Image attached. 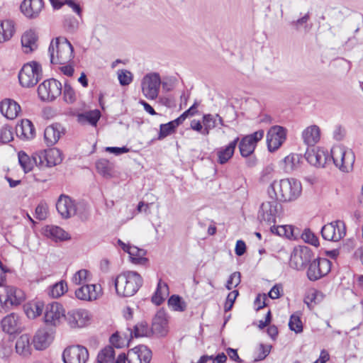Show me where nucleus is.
<instances>
[{
	"instance_id": "nucleus-1",
	"label": "nucleus",
	"mask_w": 363,
	"mask_h": 363,
	"mask_svg": "<svg viewBox=\"0 0 363 363\" xmlns=\"http://www.w3.org/2000/svg\"><path fill=\"white\" fill-rule=\"evenodd\" d=\"M300 182L294 179H285L274 181L268 189L269 195L279 201L286 202L296 200L301 193Z\"/></svg>"
},
{
	"instance_id": "nucleus-2",
	"label": "nucleus",
	"mask_w": 363,
	"mask_h": 363,
	"mask_svg": "<svg viewBox=\"0 0 363 363\" xmlns=\"http://www.w3.org/2000/svg\"><path fill=\"white\" fill-rule=\"evenodd\" d=\"M143 283V277L135 271L124 272L113 281L117 294L122 297H130L135 294Z\"/></svg>"
},
{
	"instance_id": "nucleus-3",
	"label": "nucleus",
	"mask_w": 363,
	"mask_h": 363,
	"mask_svg": "<svg viewBox=\"0 0 363 363\" xmlns=\"http://www.w3.org/2000/svg\"><path fill=\"white\" fill-rule=\"evenodd\" d=\"M73 47L65 38L53 39L48 48V53L52 64L66 65L74 57Z\"/></svg>"
},
{
	"instance_id": "nucleus-4",
	"label": "nucleus",
	"mask_w": 363,
	"mask_h": 363,
	"mask_svg": "<svg viewBox=\"0 0 363 363\" xmlns=\"http://www.w3.org/2000/svg\"><path fill=\"white\" fill-rule=\"evenodd\" d=\"M331 159L340 170L349 172L353 168L355 155L351 149L346 148L342 145H336L333 147L330 150Z\"/></svg>"
},
{
	"instance_id": "nucleus-5",
	"label": "nucleus",
	"mask_w": 363,
	"mask_h": 363,
	"mask_svg": "<svg viewBox=\"0 0 363 363\" xmlns=\"http://www.w3.org/2000/svg\"><path fill=\"white\" fill-rule=\"evenodd\" d=\"M43 70L40 64L31 61L23 65L18 73V80L23 87L35 86L42 79Z\"/></svg>"
},
{
	"instance_id": "nucleus-6",
	"label": "nucleus",
	"mask_w": 363,
	"mask_h": 363,
	"mask_svg": "<svg viewBox=\"0 0 363 363\" xmlns=\"http://www.w3.org/2000/svg\"><path fill=\"white\" fill-rule=\"evenodd\" d=\"M270 200L262 203L257 213V218L260 222L267 224L276 223V218L281 209V206L272 194L269 195Z\"/></svg>"
},
{
	"instance_id": "nucleus-7",
	"label": "nucleus",
	"mask_w": 363,
	"mask_h": 363,
	"mask_svg": "<svg viewBox=\"0 0 363 363\" xmlns=\"http://www.w3.org/2000/svg\"><path fill=\"white\" fill-rule=\"evenodd\" d=\"M331 264V262L326 258L311 260L306 272L307 278L311 281L321 279L330 272Z\"/></svg>"
},
{
	"instance_id": "nucleus-8",
	"label": "nucleus",
	"mask_w": 363,
	"mask_h": 363,
	"mask_svg": "<svg viewBox=\"0 0 363 363\" xmlns=\"http://www.w3.org/2000/svg\"><path fill=\"white\" fill-rule=\"evenodd\" d=\"M38 94L43 101H54L62 94V84L55 79L45 80L38 86Z\"/></svg>"
},
{
	"instance_id": "nucleus-9",
	"label": "nucleus",
	"mask_w": 363,
	"mask_h": 363,
	"mask_svg": "<svg viewBox=\"0 0 363 363\" xmlns=\"http://www.w3.org/2000/svg\"><path fill=\"white\" fill-rule=\"evenodd\" d=\"M161 79L158 73L154 72L146 74L141 83L142 91L148 99H155L160 91Z\"/></svg>"
},
{
	"instance_id": "nucleus-10",
	"label": "nucleus",
	"mask_w": 363,
	"mask_h": 363,
	"mask_svg": "<svg viewBox=\"0 0 363 363\" xmlns=\"http://www.w3.org/2000/svg\"><path fill=\"white\" fill-rule=\"evenodd\" d=\"M264 136V130H259L252 134L244 136L240 140H239V150L240 155L244 157H247L252 155L257 143L262 139Z\"/></svg>"
},
{
	"instance_id": "nucleus-11",
	"label": "nucleus",
	"mask_w": 363,
	"mask_h": 363,
	"mask_svg": "<svg viewBox=\"0 0 363 363\" xmlns=\"http://www.w3.org/2000/svg\"><path fill=\"white\" fill-rule=\"evenodd\" d=\"M62 359L65 363H86L89 359V352L84 346L72 345L65 349Z\"/></svg>"
},
{
	"instance_id": "nucleus-12",
	"label": "nucleus",
	"mask_w": 363,
	"mask_h": 363,
	"mask_svg": "<svg viewBox=\"0 0 363 363\" xmlns=\"http://www.w3.org/2000/svg\"><path fill=\"white\" fill-rule=\"evenodd\" d=\"M345 226L342 221L337 220L325 225L321 230L322 237L329 241L337 242L345 235Z\"/></svg>"
},
{
	"instance_id": "nucleus-13",
	"label": "nucleus",
	"mask_w": 363,
	"mask_h": 363,
	"mask_svg": "<svg viewBox=\"0 0 363 363\" xmlns=\"http://www.w3.org/2000/svg\"><path fill=\"white\" fill-rule=\"evenodd\" d=\"M311 258L312 253L308 247L295 248L291 255L289 265L294 269L302 270L309 264Z\"/></svg>"
},
{
	"instance_id": "nucleus-14",
	"label": "nucleus",
	"mask_w": 363,
	"mask_h": 363,
	"mask_svg": "<svg viewBox=\"0 0 363 363\" xmlns=\"http://www.w3.org/2000/svg\"><path fill=\"white\" fill-rule=\"evenodd\" d=\"M65 316L64 308L59 303L53 302L46 306L44 320L47 325L56 326Z\"/></svg>"
},
{
	"instance_id": "nucleus-15",
	"label": "nucleus",
	"mask_w": 363,
	"mask_h": 363,
	"mask_svg": "<svg viewBox=\"0 0 363 363\" xmlns=\"http://www.w3.org/2000/svg\"><path fill=\"white\" fill-rule=\"evenodd\" d=\"M40 167H52L60 164L62 161V152L57 148H50L38 152Z\"/></svg>"
},
{
	"instance_id": "nucleus-16",
	"label": "nucleus",
	"mask_w": 363,
	"mask_h": 363,
	"mask_svg": "<svg viewBox=\"0 0 363 363\" xmlns=\"http://www.w3.org/2000/svg\"><path fill=\"white\" fill-rule=\"evenodd\" d=\"M3 294L4 306H7L9 310L11 306L21 305L26 299L24 292L14 286H5Z\"/></svg>"
},
{
	"instance_id": "nucleus-17",
	"label": "nucleus",
	"mask_w": 363,
	"mask_h": 363,
	"mask_svg": "<svg viewBox=\"0 0 363 363\" xmlns=\"http://www.w3.org/2000/svg\"><path fill=\"white\" fill-rule=\"evenodd\" d=\"M286 140V129L279 125L272 127L267 135V147L270 152L277 150Z\"/></svg>"
},
{
	"instance_id": "nucleus-18",
	"label": "nucleus",
	"mask_w": 363,
	"mask_h": 363,
	"mask_svg": "<svg viewBox=\"0 0 363 363\" xmlns=\"http://www.w3.org/2000/svg\"><path fill=\"white\" fill-rule=\"evenodd\" d=\"M65 319L72 328H82L89 320V313L85 309L71 310L65 315Z\"/></svg>"
},
{
	"instance_id": "nucleus-19",
	"label": "nucleus",
	"mask_w": 363,
	"mask_h": 363,
	"mask_svg": "<svg viewBox=\"0 0 363 363\" xmlns=\"http://www.w3.org/2000/svg\"><path fill=\"white\" fill-rule=\"evenodd\" d=\"M305 158L311 164L318 167H324L328 161H330V155L321 150H315L314 147H308L305 152Z\"/></svg>"
},
{
	"instance_id": "nucleus-20",
	"label": "nucleus",
	"mask_w": 363,
	"mask_h": 363,
	"mask_svg": "<svg viewBox=\"0 0 363 363\" xmlns=\"http://www.w3.org/2000/svg\"><path fill=\"white\" fill-rule=\"evenodd\" d=\"M43 7V0H23L20 6L22 13L30 19L38 18Z\"/></svg>"
},
{
	"instance_id": "nucleus-21",
	"label": "nucleus",
	"mask_w": 363,
	"mask_h": 363,
	"mask_svg": "<svg viewBox=\"0 0 363 363\" xmlns=\"http://www.w3.org/2000/svg\"><path fill=\"white\" fill-rule=\"evenodd\" d=\"M56 208L64 218H70L76 213V207L73 201L70 197L64 194L59 197L56 203Z\"/></svg>"
},
{
	"instance_id": "nucleus-22",
	"label": "nucleus",
	"mask_w": 363,
	"mask_h": 363,
	"mask_svg": "<svg viewBox=\"0 0 363 363\" xmlns=\"http://www.w3.org/2000/svg\"><path fill=\"white\" fill-rule=\"evenodd\" d=\"M100 292V286L98 287L95 284H84L75 291V296L79 300L91 301L99 298Z\"/></svg>"
},
{
	"instance_id": "nucleus-23",
	"label": "nucleus",
	"mask_w": 363,
	"mask_h": 363,
	"mask_svg": "<svg viewBox=\"0 0 363 363\" xmlns=\"http://www.w3.org/2000/svg\"><path fill=\"white\" fill-rule=\"evenodd\" d=\"M65 128L60 123H53L48 126L44 131V140L48 146H52L65 134Z\"/></svg>"
},
{
	"instance_id": "nucleus-24",
	"label": "nucleus",
	"mask_w": 363,
	"mask_h": 363,
	"mask_svg": "<svg viewBox=\"0 0 363 363\" xmlns=\"http://www.w3.org/2000/svg\"><path fill=\"white\" fill-rule=\"evenodd\" d=\"M151 331L158 336H165L168 332V323L164 311H158L152 319Z\"/></svg>"
},
{
	"instance_id": "nucleus-25",
	"label": "nucleus",
	"mask_w": 363,
	"mask_h": 363,
	"mask_svg": "<svg viewBox=\"0 0 363 363\" xmlns=\"http://www.w3.org/2000/svg\"><path fill=\"white\" fill-rule=\"evenodd\" d=\"M1 326L4 332L13 334L21 330V323L17 313H11L5 316L1 321Z\"/></svg>"
},
{
	"instance_id": "nucleus-26",
	"label": "nucleus",
	"mask_w": 363,
	"mask_h": 363,
	"mask_svg": "<svg viewBox=\"0 0 363 363\" xmlns=\"http://www.w3.org/2000/svg\"><path fill=\"white\" fill-rule=\"evenodd\" d=\"M238 142L239 137H237L228 145L217 149L216 155L218 163L220 164H226L233 157Z\"/></svg>"
},
{
	"instance_id": "nucleus-27",
	"label": "nucleus",
	"mask_w": 363,
	"mask_h": 363,
	"mask_svg": "<svg viewBox=\"0 0 363 363\" xmlns=\"http://www.w3.org/2000/svg\"><path fill=\"white\" fill-rule=\"evenodd\" d=\"M0 111L6 118H16L21 111L20 105L13 99H5L0 103Z\"/></svg>"
},
{
	"instance_id": "nucleus-28",
	"label": "nucleus",
	"mask_w": 363,
	"mask_h": 363,
	"mask_svg": "<svg viewBox=\"0 0 363 363\" xmlns=\"http://www.w3.org/2000/svg\"><path fill=\"white\" fill-rule=\"evenodd\" d=\"M17 136L25 140L33 139L35 137V128L28 119H23L16 126Z\"/></svg>"
},
{
	"instance_id": "nucleus-29",
	"label": "nucleus",
	"mask_w": 363,
	"mask_h": 363,
	"mask_svg": "<svg viewBox=\"0 0 363 363\" xmlns=\"http://www.w3.org/2000/svg\"><path fill=\"white\" fill-rule=\"evenodd\" d=\"M320 128L313 125L306 128L302 133V138L305 144L313 147L320 140Z\"/></svg>"
},
{
	"instance_id": "nucleus-30",
	"label": "nucleus",
	"mask_w": 363,
	"mask_h": 363,
	"mask_svg": "<svg viewBox=\"0 0 363 363\" xmlns=\"http://www.w3.org/2000/svg\"><path fill=\"white\" fill-rule=\"evenodd\" d=\"M38 154L35 152L30 157L25 152L20 151L18 154V162L25 173L30 172L34 165L39 166Z\"/></svg>"
},
{
	"instance_id": "nucleus-31",
	"label": "nucleus",
	"mask_w": 363,
	"mask_h": 363,
	"mask_svg": "<svg viewBox=\"0 0 363 363\" xmlns=\"http://www.w3.org/2000/svg\"><path fill=\"white\" fill-rule=\"evenodd\" d=\"M38 35L33 30L26 31L21 37V44L25 48V52H31L38 48Z\"/></svg>"
},
{
	"instance_id": "nucleus-32",
	"label": "nucleus",
	"mask_w": 363,
	"mask_h": 363,
	"mask_svg": "<svg viewBox=\"0 0 363 363\" xmlns=\"http://www.w3.org/2000/svg\"><path fill=\"white\" fill-rule=\"evenodd\" d=\"M44 234L47 238L55 242L64 241L70 238L68 236V233L62 228L55 225H48L45 228Z\"/></svg>"
},
{
	"instance_id": "nucleus-33",
	"label": "nucleus",
	"mask_w": 363,
	"mask_h": 363,
	"mask_svg": "<svg viewBox=\"0 0 363 363\" xmlns=\"http://www.w3.org/2000/svg\"><path fill=\"white\" fill-rule=\"evenodd\" d=\"M50 342L49 333L45 329L38 330L33 337V345L38 350H42L48 347Z\"/></svg>"
},
{
	"instance_id": "nucleus-34",
	"label": "nucleus",
	"mask_w": 363,
	"mask_h": 363,
	"mask_svg": "<svg viewBox=\"0 0 363 363\" xmlns=\"http://www.w3.org/2000/svg\"><path fill=\"white\" fill-rule=\"evenodd\" d=\"M97 172L106 179L113 176L114 164L106 159H100L96 162Z\"/></svg>"
},
{
	"instance_id": "nucleus-35",
	"label": "nucleus",
	"mask_w": 363,
	"mask_h": 363,
	"mask_svg": "<svg viewBox=\"0 0 363 363\" xmlns=\"http://www.w3.org/2000/svg\"><path fill=\"white\" fill-rule=\"evenodd\" d=\"M16 350L18 354L23 357H28L31 353L30 337L28 335H21L16 342Z\"/></svg>"
},
{
	"instance_id": "nucleus-36",
	"label": "nucleus",
	"mask_w": 363,
	"mask_h": 363,
	"mask_svg": "<svg viewBox=\"0 0 363 363\" xmlns=\"http://www.w3.org/2000/svg\"><path fill=\"white\" fill-rule=\"evenodd\" d=\"M14 31V23L12 21L6 20L0 22V43L9 40Z\"/></svg>"
},
{
	"instance_id": "nucleus-37",
	"label": "nucleus",
	"mask_w": 363,
	"mask_h": 363,
	"mask_svg": "<svg viewBox=\"0 0 363 363\" xmlns=\"http://www.w3.org/2000/svg\"><path fill=\"white\" fill-rule=\"evenodd\" d=\"M169 295V286L161 279L159 280L156 291L152 297V301L157 306L160 305Z\"/></svg>"
},
{
	"instance_id": "nucleus-38",
	"label": "nucleus",
	"mask_w": 363,
	"mask_h": 363,
	"mask_svg": "<svg viewBox=\"0 0 363 363\" xmlns=\"http://www.w3.org/2000/svg\"><path fill=\"white\" fill-rule=\"evenodd\" d=\"M130 260L135 264H145L147 259L145 257L146 251L135 246H131L128 252Z\"/></svg>"
},
{
	"instance_id": "nucleus-39",
	"label": "nucleus",
	"mask_w": 363,
	"mask_h": 363,
	"mask_svg": "<svg viewBox=\"0 0 363 363\" xmlns=\"http://www.w3.org/2000/svg\"><path fill=\"white\" fill-rule=\"evenodd\" d=\"M301 158V156L298 154H290L286 156L284 160L285 172L289 173L296 169L299 165Z\"/></svg>"
},
{
	"instance_id": "nucleus-40",
	"label": "nucleus",
	"mask_w": 363,
	"mask_h": 363,
	"mask_svg": "<svg viewBox=\"0 0 363 363\" xmlns=\"http://www.w3.org/2000/svg\"><path fill=\"white\" fill-rule=\"evenodd\" d=\"M218 114H204L202 123L203 124V135H208L210 130L217 126V118Z\"/></svg>"
},
{
	"instance_id": "nucleus-41",
	"label": "nucleus",
	"mask_w": 363,
	"mask_h": 363,
	"mask_svg": "<svg viewBox=\"0 0 363 363\" xmlns=\"http://www.w3.org/2000/svg\"><path fill=\"white\" fill-rule=\"evenodd\" d=\"M131 336L135 337H148L152 333L151 328L148 327L146 322H140L136 324L133 330L131 332Z\"/></svg>"
},
{
	"instance_id": "nucleus-42",
	"label": "nucleus",
	"mask_w": 363,
	"mask_h": 363,
	"mask_svg": "<svg viewBox=\"0 0 363 363\" xmlns=\"http://www.w3.org/2000/svg\"><path fill=\"white\" fill-rule=\"evenodd\" d=\"M115 352L112 347H106L97 356L96 363H113Z\"/></svg>"
},
{
	"instance_id": "nucleus-43",
	"label": "nucleus",
	"mask_w": 363,
	"mask_h": 363,
	"mask_svg": "<svg viewBox=\"0 0 363 363\" xmlns=\"http://www.w3.org/2000/svg\"><path fill=\"white\" fill-rule=\"evenodd\" d=\"M168 305L173 311L183 312L186 308V303L179 295H172L168 300Z\"/></svg>"
},
{
	"instance_id": "nucleus-44",
	"label": "nucleus",
	"mask_w": 363,
	"mask_h": 363,
	"mask_svg": "<svg viewBox=\"0 0 363 363\" xmlns=\"http://www.w3.org/2000/svg\"><path fill=\"white\" fill-rule=\"evenodd\" d=\"M271 230L273 233H275L279 236H285L287 238L293 239L296 238L294 234V228L291 225H280V226H272Z\"/></svg>"
},
{
	"instance_id": "nucleus-45",
	"label": "nucleus",
	"mask_w": 363,
	"mask_h": 363,
	"mask_svg": "<svg viewBox=\"0 0 363 363\" xmlns=\"http://www.w3.org/2000/svg\"><path fill=\"white\" fill-rule=\"evenodd\" d=\"M51 4L55 9H60L62 5L66 4L70 7L74 12L79 16H82V9L79 4L75 3L73 0H65V2H60L57 0H50Z\"/></svg>"
},
{
	"instance_id": "nucleus-46",
	"label": "nucleus",
	"mask_w": 363,
	"mask_h": 363,
	"mask_svg": "<svg viewBox=\"0 0 363 363\" xmlns=\"http://www.w3.org/2000/svg\"><path fill=\"white\" fill-rule=\"evenodd\" d=\"M67 291V283L64 281H60L52 286L49 290V295L52 298H59Z\"/></svg>"
},
{
	"instance_id": "nucleus-47",
	"label": "nucleus",
	"mask_w": 363,
	"mask_h": 363,
	"mask_svg": "<svg viewBox=\"0 0 363 363\" xmlns=\"http://www.w3.org/2000/svg\"><path fill=\"white\" fill-rule=\"evenodd\" d=\"M100 117L101 112L98 109L89 111L79 116V119L85 120L94 126L96 125Z\"/></svg>"
},
{
	"instance_id": "nucleus-48",
	"label": "nucleus",
	"mask_w": 363,
	"mask_h": 363,
	"mask_svg": "<svg viewBox=\"0 0 363 363\" xmlns=\"http://www.w3.org/2000/svg\"><path fill=\"white\" fill-rule=\"evenodd\" d=\"M44 309V303L41 301H37L30 305L26 308V313L29 318H35L42 314Z\"/></svg>"
},
{
	"instance_id": "nucleus-49",
	"label": "nucleus",
	"mask_w": 363,
	"mask_h": 363,
	"mask_svg": "<svg viewBox=\"0 0 363 363\" xmlns=\"http://www.w3.org/2000/svg\"><path fill=\"white\" fill-rule=\"evenodd\" d=\"M133 350L138 354L139 359L143 363H150L152 359V352L145 345L135 347Z\"/></svg>"
},
{
	"instance_id": "nucleus-50",
	"label": "nucleus",
	"mask_w": 363,
	"mask_h": 363,
	"mask_svg": "<svg viewBox=\"0 0 363 363\" xmlns=\"http://www.w3.org/2000/svg\"><path fill=\"white\" fill-rule=\"evenodd\" d=\"M63 99L67 104H72L77 100V95L74 89L67 82L65 83L63 90Z\"/></svg>"
},
{
	"instance_id": "nucleus-51",
	"label": "nucleus",
	"mask_w": 363,
	"mask_h": 363,
	"mask_svg": "<svg viewBox=\"0 0 363 363\" xmlns=\"http://www.w3.org/2000/svg\"><path fill=\"white\" fill-rule=\"evenodd\" d=\"M289 326L290 330L296 333L302 332L303 325L299 315L296 314L291 315L289 322Z\"/></svg>"
},
{
	"instance_id": "nucleus-52",
	"label": "nucleus",
	"mask_w": 363,
	"mask_h": 363,
	"mask_svg": "<svg viewBox=\"0 0 363 363\" xmlns=\"http://www.w3.org/2000/svg\"><path fill=\"white\" fill-rule=\"evenodd\" d=\"M89 274V272L88 270L80 269L74 274L72 281L76 285L83 284L87 281Z\"/></svg>"
},
{
	"instance_id": "nucleus-53",
	"label": "nucleus",
	"mask_w": 363,
	"mask_h": 363,
	"mask_svg": "<svg viewBox=\"0 0 363 363\" xmlns=\"http://www.w3.org/2000/svg\"><path fill=\"white\" fill-rule=\"evenodd\" d=\"M118 78L121 85L126 86L133 81V74L128 70H120L118 73Z\"/></svg>"
},
{
	"instance_id": "nucleus-54",
	"label": "nucleus",
	"mask_w": 363,
	"mask_h": 363,
	"mask_svg": "<svg viewBox=\"0 0 363 363\" xmlns=\"http://www.w3.org/2000/svg\"><path fill=\"white\" fill-rule=\"evenodd\" d=\"M301 238L306 242L309 243L313 246H318L319 242L318 238L310 230H305L301 235Z\"/></svg>"
},
{
	"instance_id": "nucleus-55",
	"label": "nucleus",
	"mask_w": 363,
	"mask_h": 363,
	"mask_svg": "<svg viewBox=\"0 0 363 363\" xmlns=\"http://www.w3.org/2000/svg\"><path fill=\"white\" fill-rule=\"evenodd\" d=\"M241 281V274L238 272H233L230 274L228 280L227 281L226 288L228 290L232 289L233 287L238 286Z\"/></svg>"
},
{
	"instance_id": "nucleus-56",
	"label": "nucleus",
	"mask_w": 363,
	"mask_h": 363,
	"mask_svg": "<svg viewBox=\"0 0 363 363\" xmlns=\"http://www.w3.org/2000/svg\"><path fill=\"white\" fill-rule=\"evenodd\" d=\"M13 138V132L11 128L5 126L0 130V142L2 143H8L11 141Z\"/></svg>"
},
{
	"instance_id": "nucleus-57",
	"label": "nucleus",
	"mask_w": 363,
	"mask_h": 363,
	"mask_svg": "<svg viewBox=\"0 0 363 363\" xmlns=\"http://www.w3.org/2000/svg\"><path fill=\"white\" fill-rule=\"evenodd\" d=\"M172 124H170L169 123L160 125L158 135L159 140H162L174 132V130L172 127Z\"/></svg>"
},
{
	"instance_id": "nucleus-58",
	"label": "nucleus",
	"mask_w": 363,
	"mask_h": 363,
	"mask_svg": "<svg viewBox=\"0 0 363 363\" xmlns=\"http://www.w3.org/2000/svg\"><path fill=\"white\" fill-rule=\"evenodd\" d=\"M238 296V291H237V290L233 291L232 292L228 294V295L227 296L226 302H225V306H224L225 311H228L232 308L233 303H234Z\"/></svg>"
},
{
	"instance_id": "nucleus-59",
	"label": "nucleus",
	"mask_w": 363,
	"mask_h": 363,
	"mask_svg": "<svg viewBox=\"0 0 363 363\" xmlns=\"http://www.w3.org/2000/svg\"><path fill=\"white\" fill-rule=\"evenodd\" d=\"M310 19V15L309 13H306L305 16H303L302 18L298 19L297 21H293L291 24L295 27L296 30L299 29V27L301 26L305 25V28L306 30H308L309 28H308V26L306 25L308 21Z\"/></svg>"
},
{
	"instance_id": "nucleus-60",
	"label": "nucleus",
	"mask_w": 363,
	"mask_h": 363,
	"mask_svg": "<svg viewBox=\"0 0 363 363\" xmlns=\"http://www.w3.org/2000/svg\"><path fill=\"white\" fill-rule=\"evenodd\" d=\"M47 216V208L43 204H39L35 208V217L38 220H44Z\"/></svg>"
},
{
	"instance_id": "nucleus-61",
	"label": "nucleus",
	"mask_w": 363,
	"mask_h": 363,
	"mask_svg": "<svg viewBox=\"0 0 363 363\" xmlns=\"http://www.w3.org/2000/svg\"><path fill=\"white\" fill-rule=\"evenodd\" d=\"M281 291H282V286L281 284H275L269 291L268 296L272 299H277L281 296Z\"/></svg>"
},
{
	"instance_id": "nucleus-62",
	"label": "nucleus",
	"mask_w": 363,
	"mask_h": 363,
	"mask_svg": "<svg viewBox=\"0 0 363 363\" xmlns=\"http://www.w3.org/2000/svg\"><path fill=\"white\" fill-rule=\"evenodd\" d=\"M266 294H259L255 300V306L257 307V311H259L266 306Z\"/></svg>"
},
{
	"instance_id": "nucleus-63",
	"label": "nucleus",
	"mask_w": 363,
	"mask_h": 363,
	"mask_svg": "<svg viewBox=\"0 0 363 363\" xmlns=\"http://www.w3.org/2000/svg\"><path fill=\"white\" fill-rule=\"evenodd\" d=\"M271 346H266L263 344L259 345V353L258 357L255 360H262L264 359L270 352Z\"/></svg>"
},
{
	"instance_id": "nucleus-64",
	"label": "nucleus",
	"mask_w": 363,
	"mask_h": 363,
	"mask_svg": "<svg viewBox=\"0 0 363 363\" xmlns=\"http://www.w3.org/2000/svg\"><path fill=\"white\" fill-rule=\"evenodd\" d=\"M126 357L128 363H143L139 359L138 354L133 350V348L128 351Z\"/></svg>"
}]
</instances>
